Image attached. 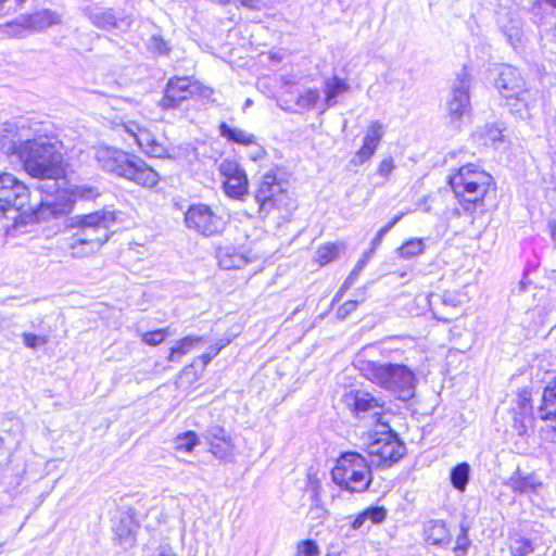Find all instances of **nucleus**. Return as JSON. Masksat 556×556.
I'll return each instance as SVG.
<instances>
[{
	"instance_id": "obj_12",
	"label": "nucleus",
	"mask_w": 556,
	"mask_h": 556,
	"mask_svg": "<svg viewBox=\"0 0 556 556\" xmlns=\"http://www.w3.org/2000/svg\"><path fill=\"white\" fill-rule=\"evenodd\" d=\"M85 13L93 26L108 31L113 29L126 31L132 24L130 16L117 15L111 8L90 7L85 9Z\"/></svg>"
},
{
	"instance_id": "obj_39",
	"label": "nucleus",
	"mask_w": 556,
	"mask_h": 556,
	"mask_svg": "<svg viewBox=\"0 0 556 556\" xmlns=\"http://www.w3.org/2000/svg\"><path fill=\"white\" fill-rule=\"evenodd\" d=\"M502 29L511 47L517 48L521 43L522 29L518 21H513L511 26H503Z\"/></svg>"
},
{
	"instance_id": "obj_18",
	"label": "nucleus",
	"mask_w": 556,
	"mask_h": 556,
	"mask_svg": "<svg viewBox=\"0 0 556 556\" xmlns=\"http://www.w3.org/2000/svg\"><path fill=\"white\" fill-rule=\"evenodd\" d=\"M251 262V257L235 247H226L218 251V263L224 269H238Z\"/></svg>"
},
{
	"instance_id": "obj_16",
	"label": "nucleus",
	"mask_w": 556,
	"mask_h": 556,
	"mask_svg": "<svg viewBox=\"0 0 556 556\" xmlns=\"http://www.w3.org/2000/svg\"><path fill=\"white\" fill-rule=\"evenodd\" d=\"M494 84L504 100L528 89L519 71L510 65H503L501 67Z\"/></svg>"
},
{
	"instance_id": "obj_58",
	"label": "nucleus",
	"mask_w": 556,
	"mask_h": 556,
	"mask_svg": "<svg viewBox=\"0 0 556 556\" xmlns=\"http://www.w3.org/2000/svg\"><path fill=\"white\" fill-rule=\"evenodd\" d=\"M530 392L528 390H522L518 393V403L521 408H525L526 405L530 402Z\"/></svg>"
},
{
	"instance_id": "obj_51",
	"label": "nucleus",
	"mask_w": 556,
	"mask_h": 556,
	"mask_svg": "<svg viewBox=\"0 0 556 556\" xmlns=\"http://www.w3.org/2000/svg\"><path fill=\"white\" fill-rule=\"evenodd\" d=\"M318 551V546L313 540H304L298 544L295 556H314Z\"/></svg>"
},
{
	"instance_id": "obj_56",
	"label": "nucleus",
	"mask_w": 556,
	"mask_h": 556,
	"mask_svg": "<svg viewBox=\"0 0 556 556\" xmlns=\"http://www.w3.org/2000/svg\"><path fill=\"white\" fill-rule=\"evenodd\" d=\"M326 514L327 511L325 510L324 507L315 505L311 507L308 516L315 519H323L326 516Z\"/></svg>"
},
{
	"instance_id": "obj_7",
	"label": "nucleus",
	"mask_w": 556,
	"mask_h": 556,
	"mask_svg": "<svg viewBox=\"0 0 556 556\" xmlns=\"http://www.w3.org/2000/svg\"><path fill=\"white\" fill-rule=\"evenodd\" d=\"M493 178L484 170H478L473 164L462 166L448 178V184L455 195L467 205L466 211L481 202L492 182Z\"/></svg>"
},
{
	"instance_id": "obj_52",
	"label": "nucleus",
	"mask_w": 556,
	"mask_h": 556,
	"mask_svg": "<svg viewBox=\"0 0 556 556\" xmlns=\"http://www.w3.org/2000/svg\"><path fill=\"white\" fill-rule=\"evenodd\" d=\"M142 152L152 157H162L166 153V148L159 142L155 137H153L151 142L142 150Z\"/></svg>"
},
{
	"instance_id": "obj_37",
	"label": "nucleus",
	"mask_w": 556,
	"mask_h": 556,
	"mask_svg": "<svg viewBox=\"0 0 556 556\" xmlns=\"http://www.w3.org/2000/svg\"><path fill=\"white\" fill-rule=\"evenodd\" d=\"M198 443V435L193 431H186L175 438V448L178 451L191 452Z\"/></svg>"
},
{
	"instance_id": "obj_49",
	"label": "nucleus",
	"mask_w": 556,
	"mask_h": 556,
	"mask_svg": "<svg viewBox=\"0 0 556 556\" xmlns=\"http://www.w3.org/2000/svg\"><path fill=\"white\" fill-rule=\"evenodd\" d=\"M49 336H38L28 332L23 333V342L29 349H36L38 346L45 345L49 342Z\"/></svg>"
},
{
	"instance_id": "obj_63",
	"label": "nucleus",
	"mask_w": 556,
	"mask_h": 556,
	"mask_svg": "<svg viewBox=\"0 0 556 556\" xmlns=\"http://www.w3.org/2000/svg\"><path fill=\"white\" fill-rule=\"evenodd\" d=\"M551 232L554 242L556 243V222L551 224Z\"/></svg>"
},
{
	"instance_id": "obj_9",
	"label": "nucleus",
	"mask_w": 556,
	"mask_h": 556,
	"mask_svg": "<svg viewBox=\"0 0 556 556\" xmlns=\"http://www.w3.org/2000/svg\"><path fill=\"white\" fill-rule=\"evenodd\" d=\"M254 199L258 204L260 214L263 216H267L274 210L289 211L292 204L287 184L271 172L261 177Z\"/></svg>"
},
{
	"instance_id": "obj_53",
	"label": "nucleus",
	"mask_w": 556,
	"mask_h": 556,
	"mask_svg": "<svg viewBox=\"0 0 556 556\" xmlns=\"http://www.w3.org/2000/svg\"><path fill=\"white\" fill-rule=\"evenodd\" d=\"M212 94L213 90L210 87L202 85L195 79L192 80V97L208 99Z\"/></svg>"
},
{
	"instance_id": "obj_60",
	"label": "nucleus",
	"mask_w": 556,
	"mask_h": 556,
	"mask_svg": "<svg viewBox=\"0 0 556 556\" xmlns=\"http://www.w3.org/2000/svg\"><path fill=\"white\" fill-rule=\"evenodd\" d=\"M156 556H176L169 546H161Z\"/></svg>"
},
{
	"instance_id": "obj_14",
	"label": "nucleus",
	"mask_w": 556,
	"mask_h": 556,
	"mask_svg": "<svg viewBox=\"0 0 556 556\" xmlns=\"http://www.w3.org/2000/svg\"><path fill=\"white\" fill-rule=\"evenodd\" d=\"M383 135V125L378 121L371 122L367 128L362 147L351 159L350 164L356 167L368 162L376 153Z\"/></svg>"
},
{
	"instance_id": "obj_20",
	"label": "nucleus",
	"mask_w": 556,
	"mask_h": 556,
	"mask_svg": "<svg viewBox=\"0 0 556 556\" xmlns=\"http://www.w3.org/2000/svg\"><path fill=\"white\" fill-rule=\"evenodd\" d=\"M507 485L516 493H536L542 483L532 473L523 475L519 469L509 478Z\"/></svg>"
},
{
	"instance_id": "obj_13",
	"label": "nucleus",
	"mask_w": 556,
	"mask_h": 556,
	"mask_svg": "<svg viewBox=\"0 0 556 556\" xmlns=\"http://www.w3.org/2000/svg\"><path fill=\"white\" fill-rule=\"evenodd\" d=\"M192 77L175 76L167 80L160 106L165 110L177 109L184 101L192 98Z\"/></svg>"
},
{
	"instance_id": "obj_57",
	"label": "nucleus",
	"mask_w": 556,
	"mask_h": 556,
	"mask_svg": "<svg viewBox=\"0 0 556 556\" xmlns=\"http://www.w3.org/2000/svg\"><path fill=\"white\" fill-rule=\"evenodd\" d=\"M367 516L365 515V511H362L356 516V518L352 522V528L354 530L361 529L363 525L367 521Z\"/></svg>"
},
{
	"instance_id": "obj_5",
	"label": "nucleus",
	"mask_w": 556,
	"mask_h": 556,
	"mask_svg": "<svg viewBox=\"0 0 556 556\" xmlns=\"http://www.w3.org/2000/svg\"><path fill=\"white\" fill-rule=\"evenodd\" d=\"M359 370L367 380L392 392L401 401H409L415 395L416 375L404 364L365 361Z\"/></svg>"
},
{
	"instance_id": "obj_31",
	"label": "nucleus",
	"mask_w": 556,
	"mask_h": 556,
	"mask_svg": "<svg viewBox=\"0 0 556 556\" xmlns=\"http://www.w3.org/2000/svg\"><path fill=\"white\" fill-rule=\"evenodd\" d=\"M473 138L483 146H495L503 139L502 130L494 125H485L482 129L473 134Z\"/></svg>"
},
{
	"instance_id": "obj_64",
	"label": "nucleus",
	"mask_w": 556,
	"mask_h": 556,
	"mask_svg": "<svg viewBox=\"0 0 556 556\" xmlns=\"http://www.w3.org/2000/svg\"><path fill=\"white\" fill-rule=\"evenodd\" d=\"M11 421H13V425L16 427V428H21V420L18 418H12Z\"/></svg>"
},
{
	"instance_id": "obj_4",
	"label": "nucleus",
	"mask_w": 556,
	"mask_h": 556,
	"mask_svg": "<svg viewBox=\"0 0 556 556\" xmlns=\"http://www.w3.org/2000/svg\"><path fill=\"white\" fill-rule=\"evenodd\" d=\"M94 159L102 170L140 187L153 188L160 181L157 172L137 154L99 146L94 150Z\"/></svg>"
},
{
	"instance_id": "obj_27",
	"label": "nucleus",
	"mask_w": 556,
	"mask_h": 556,
	"mask_svg": "<svg viewBox=\"0 0 556 556\" xmlns=\"http://www.w3.org/2000/svg\"><path fill=\"white\" fill-rule=\"evenodd\" d=\"M219 135L227 139L228 141L242 144V146H251L255 143V136L245 130L235 128L229 126L226 123H220L219 125Z\"/></svg>"
},
{
	"instance_id": "obj_55",
	"label": "nucleus",
	"mask_w": 556,
	"mask_h": 556,
	"mask_svg": "<svg viewBox=\"0 0 556 556\" xmlns=\"http://www.w3.org/2000/svg\"><path fill=\"white\" fill-rule=\"evenodd\" d=\"M219 353V349H215L214 346H210L208 350L200 356L202 361L203 367H206L207 364Z\"/></svg>"
},
{
	"instance_id": "obj_48",
	"label": "nucleus",
	"mask_w": 556,
	"mask_h": 556,
	"mask_svg": "<svg viewBox=\"0 0 556 556\" xmlns=\"http://www.w3.org/2000/svg\"><path fill=\"white\" fill-rule=\"evenodd\" d=\"M403 214L395 215L384 227H382L371 241L372 249L377 248L383 237L402 219Z\"/></svg>"
},
{
	"instance_id": "obj_17",
	"label": "nucleus",
	"mask_w": 556,
	"mask_h": 556,
	"mask_svg": "<svg viewBox=\"0 0 556 556\" xmlns=\"http://www.w3.org/2000/svg\"><path fill=\"white\" fill-rule=\"evenodd\" d=\"M505 101L513 115L520 119H527L531 116V110L535 106V92L528 88Z\"/></svg>"
},
{
	"instance_id": "obj_19",
	"label": "nucleus",
	"mask_w": 556,
	"mask_h": 556,
	"mask_svg": "<svg viewBox=\"0 0 556 556\" xmlns=\"http://www.w3.org/2000/svg\"><path fill=\"white\" fill-rule=\"evenodd\" d=\"M538 414L542 420L556 424V378L544 388Z\"/></svg>"
},
{
	"instance_id": "obj_50",
	"label": "nucleus",
	"mask_w": 556,
	"mask_h": 556,
	"mask_svg": "<svg viewBox=\"0 0 556 556\" xmlns=\"http://www.w3.org/2000/svg\"><path fill=\"white\" fill-rule=\"evenodd\" d=\"M364 511L365 515L367 516V519H370L372 523H380L387 517V510L382 506H370L366 508Z\"/></svg>"
},
{
	"instance_id": "obj_42",
	"label": "nucleus",
	"mask_w": 556,
	"mask_h": 556,
	"mask_svg": "<svg viewBox=\"0 0 556 556\" xmlns=\"http://www.w3.org/2000/svg\"><path fill=\"white\" fill-rule=\"evenodd\" d=\"M219 173L225 177V180H227L245 172L237 162L231 160H223L219 164Z\"/></svg>"
},
{
	"instance_id": "obj_32",
	"label": "nucleus",
	"mask_w": 556,
	"mask_h": 556,
	"mask_svg": "<svg viewBox=\"0 0 556 556\" xmlns=\"http://www.w3.org/2000/svg\"><path fill=\"white\" fill-rule=\"evenodd\" d=\"M425 251V242L420 238H413L404 242L399 249V255L402 258L409 260L422 254Z\"/></svg>"
},
{
	"instance_id": "obj_44",
	"label": "nucleus",
	"mask_w": 556,
	"mask_h": 556,
	"mask_svg": "<svg viewBox=\"0 0 556 556\" xmlns=\"http://www.w3.org/2000/svg\"><path fill=\"white\" fill-rule=\"evenodd\" d=\"M72 192L76 198L81 200H93L100 194L97 187L89 185L75 186Z\"/></svg>"
},
{
	"instance_id": "obj_26",
	"label": "nucleus",
	"mask_w": 556,
	"mask_h": 556,
	"mask_svg": "<svg viewBox=\"0 0 556 556\" xmlns=\"http://www.w3.org/2000/svg\"><path fill=\"white\" fill-rule=\"evenodd\" d=\"M350 89L349 84L337 76L325 80V103L327 108H331L337 103V97L343 94Z\"/></svg>"
},
{
	"instance_id": "obj_25",
	"label": "nucleus",
	"mask_w": 556,
	"mask_h": 556,
	"mask_svg": "<svg viewBox=\"0 0 556 556\" xmlns=\"http://www.w3.org/2000/svg\"><path fill=\"white\" fill-rule=\"evenodd\" d=\"M135 521L131 516H123L114 527L115 535L125 548L131 547L135 542Z\"/></svg>"
},
{
	"instance_id": "obj_34",
	"label": "nucleus",
	"mask_w": 556,
	"mask_h": 556,
	"mask_svg": "<svg viewBox=\"0 0 556 556\" xmlns=\"http://www.w3.org/2000/svg\"><path fill=\"white\" fill-rule=\"evenodd\" d=\"M212 454L219 459H229L233 454L235 445L231 438L213 441L208 443Z\"/></svg>"
},
{
	"instance_id": "obj_33",
	"label": "nucleus",
	"mask_w": 556,
	"mask_h": 556,
	"mask_svg": "<svg viewBox=\"0 0 556 556\" xmlns=\"http://www.w3.org/2000/svg\"><path fill=\"white\" fill-rule=\"evenodd\" d=\"M340 244L327 243L317 250L315 260L320 266H325L337 260L340 255Z\"/></svg>"
},
{
	"instance_id": "obj_1",
	"label": "nucleus",
	"mask_w": 556,
	"mask_h": 556,
	"mask_svg": "<svg viewBox=\"0 0 556 556\" xmlns=\"http://www.w3.org/2000/svg\"><path fill=\"white\" fill-rule=\"evenodd\" d=\"M0 149L8 155L16 154L23 162L25 170L42 180L40 184L56 185V179L63 174L61 142L55 138L38 137L22 141L3 135L0 138ZM49 190L59 197V202H62V195L56 186Z\"/></svg>"
},
{
	"instance_id": "obj_62",
	"label": "nucleus",
	"mask_w": 556,
	"mask_h": 556,
	"mask_svg": "<svg viewBox=\"0 0 556 556\" xmlns=\"http://www.w3.org/2000/svg\"><path fill=\"white\" fill-rule=\"evenodd\" d=\"M540 3L549 5L551 8L556 9V0H536Z\"/></svg>"
},
{
	"instance_id": "obj_36",
	"label": "nucleus",
	"mask_w": 556,
	"mask_h": 556,
	"mask_svg": "<svg viewBox=\"0 0 556 556\" xmlns=\"http://www.w3.org/2000/svg\"><path fill=\"white\" fill-rule=\"evenodd\" d=\"M0 453L3 456L0 459V484H3L13 475L14 470L11 467V452L4 447V439L2 437H0Z\"/></svg>"
},
{
	"instance_id": "obj_21",
	"label": "nucleus",
	"mask_w": 556,
	"mask_h": 556,
	"mask_svg": "<svg viewBox=\"0 0 556 556\" xmlns=\"http://www.w3.org/2000/svg\"><path fill=\"white\" fill-rule=\"evenodd\" d=\"M116 131L127 134L143 150L153 139V135L135 121H127L116 125Z\"/></svg>"
},
{
	"instance_id": "obj_40",
	"label": "nucleus",
	"mask_w": 556,
	"mask_h": 556,
	"mask_svg": "<svg viewBox=\"0 0 556 556\" xmlns=\"http://www.w3.org/2000/svg\"><path fill=\"white\" fill-rule=\"evenodd\" d=\"M367 263V256L362 257L355 267L352 269L345 281L343 282L340 291L336 294L334 300H337L339 296L342 295L343 292H345L348 289H350L356 281L359 273L363 270Z\"/></svg>"
},
{
	"instance_id": "obj_54",
	"label": "nucleus",
	"mask_w": 556,
	"mask_h": 556,
	"mask_svg": "<svg viewBox=\"0 0 556 556\" xmlns=\"http://www.w3.org/2000/svg\"><path fill=\"white\" fill-rule=\"evenodd\" d=\"M358 306L357 301H346L337 311V316L340 319H345L351 313H353Z\"/></svg>"
},
{
	"instance_id": "obj_61",
	"label": "nucleus",
	"mask_w": 556,
	"mask_h": 556,
	"mask_svg": "<svg viewBox=\"0 0 556 556\" xmlns=\"http://www.w3.org/2000/svg\"><path fill=\"white\" fill-rule=\"evenodd\" d=\"M230 339H220L213 346L219 349V352L230 343Z\"/></svg>"
},
{
	"instance_id": "obj_15",
	"label": "nucleus",
	"mask_w": 556,
	"mask_h": 556,
	"mask_svg": "<svg viewBox=\"0 0 556 556\" xmlns=\"http://www.w3.org/2000/svg\"><path fill=\"white\" fill-rule=\"evenodd\" d=\"M344 402L356 417H362V415L366 413H372L374 416H377L382 409L380 400L365 390H351L345 393Z\"/></svg>"
},
{
	"instance_id": "obj_28",
	"label": "nucleus",
	"mask_w": 556,
	"mask_h": 556,
	"mask_svg": "<svg viewBox=\"0 0 556 556\" xmlns=\"http://www.w3.org/2000/svg\"><path fill=\"white\" fill-rule=\"evenodd\" d=\"M470 479V466L467 463H459L454 466L450 473V480L452 485L464 492L467 488L468 481Z\"/></svg>"
},
{
	"instance_id": "obj_8",
	"label": "nucleus",
	"mask_w": 556,
	"mask_h": 556,
	"mask_svg": "<svg viewBox=\"0 0 556 556\" xmlns=\"http://www.w3.org/2000/svg\"><path fill=\"white\" fill-rule=\"evenodd\" d=\"M366 452L371 467L388 469L406 454V446L399 434L389 429L370 435V441L366 444Z\"/></svg>"
},
{
	"instance_id": "obj_29",
	"label": "nucleus",
	"mask_w": 556,
	"mask_h": 556,
	"mask_svg": "<svg viewBox=\"0 0 556 556\" xmlns=\"http://www.w3.org/2000/svg\"><path fill=\"white\" fill-rule=\"evenodd\" d=\"M395 168L392 156L384 157L378 165L376 173L370 177L374 187H383Z\"/></svg>"
},
{
	"instance_id": "obj_35",
	"label": "nucleus",
	"mask_w": 556,
	"mask_h": 556,
	"mask_svg": "<svg viewBox=\"0 0 556 556\" xmlns=\"http://www.w3.org/2000/svg\"><path fill=\"white\" fill-rule=\"evenodd\" d=\"M509 540L511 556H528L533 552V546L530 540L520 535H513Z\"/></svg>"
},
{
	"instance_id": "obj_47",
	"label": "nucleus",
	"mask_w": 556,
	"mask_h": 556,
	"mask_svg": "<svg viewBox=\"0 0 556 556\" xmlns=\"http://www.w3.org/2000/svg\"><path fill=\"white\" fill-rule=\"evenodd\" d=\"M204 438L207 443L230 438L226 430L219 425H211L207 427L204 433Z\"/></svg>"
},
{
	"instance_id": "obj_30",
	"label": "nucleus",
	"mask_w": 556,
	"mask_h": 556,
	"mask_svg": "<svg viewBox=\"0 0 556 556\" xmlns=\"http://www.w3.org/2000/svg\"><path fill=\"white\" fill-rule=\"evenodd\" d=\"M224 190L227 195L239 199L248 193V178L245 173L224 181Z\"/></svg>"
},
{
	"instance_id": "obj_10",
	"label": "nucleus",
	"mask_w": 556,
	"mask_h": 556,
	"mask_svg": "<svg viewBox=\"0 0 556 556\" xmlns=\"http://www.w3.org/2000/svg\"><path fill=\"white\" fill-rule=\"evenodd\" d=\"M184 223L189 230L206 238L222 233L226 226L224 217L204 203L190 205Z\"/></svg>"
},
{
	"instance_id": "obj_59",
	"label": "nucleus",
	"mask_w": 556,
	"mask_h": 556,
	"mask_svg": "<svg viewBox=\"0 0 556 556\" xmlns=\"http://www.w3.org/2000/svg\"><path fill=\"white\" fill-rule=\"evenodd\" d=\"M240 3L250 9H257L261 4V0H239Z\"/></svg>"
},
{
	"instance_id": "obj_38",
	"label": "nucleus",
	"mask_w": 556,
	"mask_h": 556,
	"mask_svg": "<svg viewBox=\"0 0 556 556\" xmlns=\"http://www.w3.org/2000/svg\"><path fill=\"white\" fill-rule=\"evenodd\" d=\"M319 98L320 94L317 89H306L298 97L296 105L305 110H312L315 108Z\"/></svg>"
},
{
	"instance_id": "obj_22",
	"label": "nucleus",
	"mask_w": 556,
	"mask_h": 556,
	"mask_svg": "<svg viewBox=\"0 0 556 556\" xmlns=\"http://www.w3.org/2000/svg\"><path fill=\"white\" fill-rule=\"evenodd\" d=\"M425 538L429 544L443 546L448 542V529L443 520H430L425 525Z\"/></svg>"
},
{
	"instance_id": "obj_43",
	"label": "nucleus",
	"mask_w": 556,
	"mask_h": 556,
	"mask_svg": "<svg viewBox=\"0 0 556 556\" xmlns=\"http://www.w3.org/2000/svg\"><path fill=\"white\" fill-rule=\"evenodd\" d=\"M168 334H169V332H168L167 328L156 329L153 331L144 332L141 336V340L143 343H146L148 345L155 346V345H159L160 343H162Z\"/></svg>"
},
{
	"instance_id": "obj_6",
	"label": "nucleus",
	"mask_w": 556,
	"mask_h": 556,
	"mask_svg": "<svg viewBox=\"0 0 556 556\" xmlns=\"http://www.w3.org/2000/svg\"><path fill=\"white\" fill-rule=\"evenodd\" d=\"M332 481L350 492H365L372 482L371 465L358 452L342 453L331 470Z\"/></svg>"
},
{
	"instance_id": "obj_45",
	"label": "nucleus",
	"mask_w": 556,
	"mask_h": 556,
	"mask_svg": "<svg viewBox=\"0 0 556 556\" xmlns=\"http://www.w3.org/2000/svg\"><path fill=\"white\" fill-rule=\"evenodd\" d=\"M149 48L160 55H167L170 52L168 42L160 35H153L151 37Z\"/></svg>"
},
{
	"instance_id": "obj_2",
	"label": "nucleus",
	"mask_w": 556,
	"mask_h": 556,
	"mask_svg": "<svg viewBox=\"0 0 556 556\" xmlns=\"http://www.w3.org/2000/svg\"><path fill=\"white\" fill-rule=\"evenodd\" d=\"M48 184H38L34 192L14 175L10 173L0 174V214L9 211H22L24 214L31 213L38 219L49 218L66 214L72 206L67 202H59V197L48 188H54Z\"/></svg>"
},
{
	"instance_id": "obj_46",
	"label": "nucleus",
	"mask_w": 556,
	"mask_h": 556,
	"mask_svg": "<svg viewBox=\"0 0 556 556\" xmlns=\"http://www.w3.org/2000/svg\"><path fill=\"white\" fill-rule=\"evenodd\" d=\"M470 544H471V541L468 536V527H466L465 525H460V533L458 534V536L456 539V545H455L454 552L466 554Z\"/></svg>"
},
{
	"instance_id": "obj_3",
	"label": "nucleus",
	"mask_w": 556,
	"mask_h": 556,
	"mask_svg": "<svg viewBox=\"0 0 556 556\" xmlns=\"http://www.w3.org/2000/svg\"><path fill=\"white\" fill-rule=\"evenodd\" d=\"M115 222V213L108 210L73 217L64 238L72 257L81 258L98 252L110 240Z\"/></svg>"
},
{
	"instance_id": "obj_41",
	"label": "nucleus",
	"mask_w": 556,
	"mask_h": 556,
	"mask_svg": "<svg viewBox=\"0 0 556 556\" xmlns=\"http://www.w3.org/2000/svg\"><path fill=\"white\" fill-rule=\"evenodd\" d=\"M24 16L22 15L7 24V34L12 37H24L28 31V25L24 22Z\"/></svg>"
},
{
	"instance_id": "obj_23",
	"label": "nucleus",
	"mask_w": 556,
	"mask_h": 556,
	"mask_svg": "<svg viewBox=\"0 0 556 556\" xmlns=\"http://www.w3.org/2000/svg\"><path fill=\"white\" fill-rule=\"evenodd\" d=\"M24 22L28 25L29 31H41L52 25L59 24V16L50 11L42 10L31 15H25Z\"/></svg>"
},
{
	"instance_id": "obj_11",
	"label": "nucleus",
	"mask_w": 556,
	"mask_h": 556,
	"mask_svg": "<svg viewBox=\"0 0 556 556\" xmlns=\"http://www.w3.org/2000/svg\"><path fill=\"white\" fill-rule=\"evenodd\" d=\"M469 88L470 76L466 67H463L452 84L451 94L446 103L448 122L455 129L460 127L463 117L470 112Z\"/></svg>"
},
{
	"instance_id": "obj_24",
	"label": "nucleus",
	"mask_w": 556,
	"mask_h": 556,
	"mask_svg": "<svg viewBox=\"0 0 556 556\" xmlns=\"http://www.w3.org/2000/svg\"><path fill=\"white\" fill-rule=\"evenodd\" d=\"M206 341V338L202 336H187L178 340L176 345L170 349L167 359L173 363L180 362L184 355Z\"/></svg>"
}]
</instances>
